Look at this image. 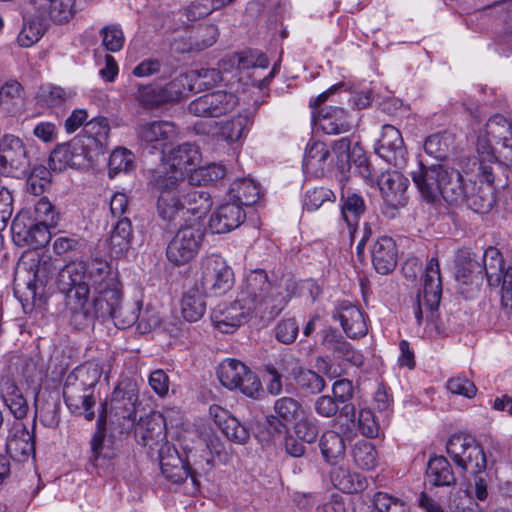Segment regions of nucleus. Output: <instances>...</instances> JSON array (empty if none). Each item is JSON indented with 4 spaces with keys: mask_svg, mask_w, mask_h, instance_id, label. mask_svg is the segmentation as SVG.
I'll return each instance as SVG.
<instances>
[{
    "mask_svg": "<svg viewBox=\"0 0 512 512\" xmlns=\"http://www.w3.org/2000/svg\"><path fill=\"white\" fill-rule=\"evenodd\" d=\"M150 185L157 195L156 211L168 230H175L189 219H200L212 206L211 196L202 188H195L178 175L158 171L152 175Z\"/></svg>",
    "mask_w": 512,
    "mask_h": 512,
    "instance_id": "obj_1",
    "label": "nucleus"
},
{
    "mask_svg": "<svg viewBox=\"0 0 512 512\" xmlns=\"http://www.w3.org/2000/svg\"><path fill=\"white\" fill-rule=\"evenodd\" d=\"M92 277L95 283V292L102 294L109 310L105 319L111 318L119 329H126L137 322L140 301L122 303V286L118 279V272L110 263H95L92 266Z\"/></svg>",
    "mask_w": 512,
    "mask_h": 512,
    "instance_id": "obj_2",
    "label": "nucleus"
},
{
    "mask_svg": "<svg viewBox=\"0 0 512 512\" xmlns=\"http://www.w3.org/2000/svg\"><path fill=\"white\" fill-rule=\"evenodd\" d=\"M102 375L101 368L94 363L77 366L66 377L63 398L71 413L92 421L96 403L94 391Z\"/></svg>",
    "mask_w": 512,
    "mask_h": 512,
    "instance_id": "obj_3",
    "label": "nucleus"
},
{
    "mask_svg": "<svg viewBox=\"0 0 512 512\" xmlns=\"http://www.w3.org/2000/svg\"><path fill=\"white\" fill-rule=\"evenodd\" d=\"M238 297L253 312L268 319L277 317L287 303L280 287L269 279L263 269H255L247 274Z\"/></svg>",
    "mask_w": 512,
    "mask_h": 512,
    "instance_id": "obj_4",
    "label": "nucleus"
},
{
    "mask_svg": "<svg viewBox=\"0 0 512 512\" xmlns=\"http://www.w3.org/2000/svg\"><path fill=\"white\" fill-rule=\"evenodd\" d=\"M176 234L170 240L166 255L176 266L189 263L199 253L205 237V228L198 218L189 219L177 226Z\"/></svg>",
    "mask_w": 512,
    "mask_h": 512,
    "instance_id": "obj_5",
    "label": "nucleus"
},
{
    "mask_svg": "<svg viewBox=\"0 0 512 512\" xmlns=\"http://www.w3.org/2000/svg\"><path fill=\"white\" fill-rule=\"evenodd\" d=\"M95 263H109L106 260L94 258L90 263L85 261H71L59 269L57 274V287L66 295L67 299H83L89 297L90 287L95 290L92 277V266Z\"/></svg>",
    "mask_w": 512,
    "mask_h": 512,
    "instance_id": "obj_6",
    "label": "nucleus"
},
{
    "mask_svg": "<svg viewBox=\"0 0 512 512\" xmlns=\"http://www.w3.org/2000/svg\"><path fill=\"white\" fill-rule=\"evenodd\" d=\"M234 284V273L226 261L219 255L212 254L202 258L199 277L194 285L207 295L221 296Z\"/></svg>",
    "mask_w": 512,
    "mask_h": 512,
    "instance_id": "obj_7",
    "label": "nucleus"
},
{
    "mask_svg": "<svg viewBox=\"0 0 512 512\" xmlns=\"http://www.w3.org/2000/svg\"><path fill=\"white\" fill-rule=\"evenodd\" d=\"M446 451L455 465L465 472L478 474L487 467L483 448L471 435H452L446 443Z\"/></svg>",
    "mask_w": 512,
    "mask_h": 512,
    "instance_id": "obj_8",
    "label": "nucleus"
},
{
    "mask_svg": "<svg viewBox=\"0 0 512 512\" xmlns=\"http://www.w3.org/2000/svg\"><path fill=\"white\" fill-rule=\"evenodd\" d=\"M217 376L224 387L238 389L248 397L257 398L262 391L257 375L236 359H225L218 367Z\"/></svg>",
    "mask_w": 512,
    "mask_h": 512,
    "instance_id": "obj_9",
    "label": "nucleus"
},
{
    "mask_svg": "<svg viewBox=\"0 0 512 512\" xmlns=\"http://www.w3.org/2000/svg\"><path fill=\"white\" fill-rule=\"evenodd\" d=\"M139 403V390L136 382L123 379L114 388L110 406L117 420H123L121 433H129L137 420L136 406Z\"/></svg>",
    "mask_w": 512,
    "mask_h": 512,
    "instance_id": "obj_10",
    "label": "nucleus"
},
{
    "mask_svg": "<svg viewBox=\"0 0 512 512\" xmlns=\"http://www.w3.org/2000/svg\"><path fill=\"white\" fill-rule=\"evenodd\" d=\"M30 166V158L23 141L14 135H4L0 140V174L25 177Z\"/></svg>",
    "mask_w": 512,
    "mask_h": 512,
    "instance_id": "obj_11",
    "label": "nucleus"
},
{
    "mask_svg": "<svg viewBox=\"0 0 512 512\" xmlns=\"http://www.w3.org/2000/svg\"><path fill=\"white\" fill-rule=\"evenodd\" d=\"M238 103L239 99L236 94L217 90L191 101L188 111L196 117L217 118L232 112Z\"/></svg>",
    "mask_w": 512,
    "mask_h": 512,
    "instance_id": "obj_12",
    "label": "nucleus"
},
{
    "mask_svg": "<svg viewBox=\"0 0 512 512\" xmlns=\"http://www.w3.org/2000/svg\"><path fill=\"white\" fill-rule=\"evenodd\" d=\"M273 412L266 416L267 430L272 436H281L289 432V425L294 424L305 410L299 400L282 396L275 400Z\"/></svg>",
    "mask_w": 512,
    "mask_h": 512,
    "instance_id": "obj_13",
    "label": "nucleus"
},
{
    "mask_svg": "<svg viewBox=\"0 0 512 512\" xmlns=\"http://www.w3.org/2000/svg\"><path fill=\"white\" fill-rule=\"evenodd\" d=\"M107 424V403L101 404L99 411L96 431L90 440V462L95 467L106 466L109 461L114 459L118 454V448L112 435H106Z\"/></svg>",
    "mask_w": 512,
    "mask_h": 512,
    "instance_id": "obj_14",
    "label": "nucleus"
},
{
    "mask_svg": "<svg viewBox=\"0 0 512 512\" xmlns=\"http://www.w3.org/2000/svg\"><path fill=\"white\" fill-rule=\"evenodd\" d=\"M103 301H105L104 296L96 292L92 300L89 297L68 299L71 325L76 329H83L93 324L96 319L105 320V315L110 310L106 304H103Z\"/></svg>",
    "mask_w": 512,
    "mask_h": 512,
    "instance_id": "obj_15",
    "label": "nucleus"
},
{
    "mask_svg": "<svg viewBox=\"0 0 512 512\" xmlns=\"http://www.w3.org/2000/svg\"><path fill=\"white\" fill-rule=\"evenodd\" d=\"M376 154L396 168L406 165L408 153L401 132L393 125L382 126L381 137L375 145Z\"/></svg>",
    "mask_w": 512,
    "mask_h": 512,
    "instance_id": "obj_16",
    "label": "nucleus"
},
{
    "mask_svg": "<svg viewBox=\"0 0 512 512\" xmlns=\"http://www.w3.org/2000/svg\"><path fill=\"white\" fill-rule=\"evenodd\" d=\"M445 167L443 164L426 166L419 161L417 169L411 172L413 182L427 203H435L441 199L440 187Z\"/></svg>",
    "mask_w": 512,
    "mask_h": 512,
    "instance_id": "obj_17",
    "label": "nucleus"
},
{
    "mask_svg": "<svg viewBox=\"0 0 512 512\" xmlns=\"http://www.w3.org/2000/svg\"><path fill=\"white\" fill-rule=\"evenodd\" d=\"M5 450L14 461H27L35 453L34 434L21 421H14L8 431Z\"/></svg>",
    "mask_w": 512,
    "mask_h": 512,
    "instance_id": "obj_18",
    "label": "nucleus"
},
{
    "mask_svg": "<svg viewBox=\"0 0 512 512\" xmlns=\"http://www.w3.org/2000/svg\"><path fill=\"white\" fill-rule=\"evenodd\" d=\"M422 293L428 310L426 318L434 321L442 297V281L437 257H432L426 264Z\"/></svg>",
    "mask_w": 512,
    "mask_h": 512,
    "instance_id": "obj_19",
    "label": "nucleus"
},
{
    "mask_svg": "<svg viewBox=\"0 0 512 512\" xmlns=\"http://www.w3.org/2000/svg\"><path fill=\"white\" fill-rule=\"evenodd\" d=\"M378 186L388 206L397 209L406 205L408 179L402 173L396 170L383 172L378 178Z\"/></svg>",
    "mask_w": 512,
    "mask_h": 512,
    "instance_id": "obj_20",
    "label": "nucleus"
},
{
    "mask_svg": "<svg viewBox=\"0 0 512 512\" xmlns=\"http://www.w3.org/2000/svg\"><path fill=\"white\" fill-rule=\"evenodd\" d=\"M137 133L141 145L148 149L149 153L156 150L163 152L166 141L176 134V127L169 121H153L140 125Z\"/></svg>",
    "mask_w": 512,
    "mask_h": 512,
    "instance_id": "obj_21",
    "label": "nucleus"
},
{
    "mask_svg": "<svg viewBox=\"0 0 512 512\" xmlns=\"http://www.w3.org/2000/svg\"><path fill=\"white\" fill-rule=\"evenodd\" d=\"M332 318L339 320L349 338L356 339L367 334L368 328L363 312L349 301H341L335 307Z\"/></svg>",
    "mask_w": 512,
    "mask_h": 512,
    "instance_id": "obj_22",
    "label": "nucleus"
},
{
    "mask_svg": "<svg viewBox=\"0 0 512 512\" xmlns=\"http://www.w3.org/2000/svg\"><path fill=\"white\" fill-rule=\"evenodd\" d=\"M199 160L200 153L198 147L192 143H182L170 151L169 170L166 166H163L156 169L153 175L158 171H163L169 173V175H178L185 179L184 172H193Z\"/></svg>",
    "mask_w": 512,
    "mask_h": 512,
    "instance_id": "obj_23",
    "label": "nucleus"
},
{
    "mask_svg": "<svg viewBox=\"0 0 512 512\" xmlns=\"http://www.w3.org/2000/svg\"><path fill=\"white\" fill-rule=\"evenodd\" d=\"M245 219L246 213L241 205L229 200L211 214L209 228L214 234H224L238 228Z\"/></svg>",
    "mask_w": 512,
    "mask_h": 512,
    "instance_id": "obj_24",
    "label": "nucleus"
},
{
    "mask_svg": "<svg viewBox=\"0 0 512 512\" xmlns=\"http://www.w3.org/2000/svg\"><path fill=\"white\" fill-rule=\"evenodd\" d=\"M250 312H252L251 307H248L237 297L230 305L213 311L211 318L215 327L222 333H232L241 326Z\"/></svg>",
    "mask_w": 512,
    "mask_h": 512,
    "instance_id": "obj_25",
    "label": "nucleus"
},
{
    "mask_svg": "<svg viewBox=\"0 0 512 512\" xmlns=\"http://www.w3.org/2000/svg\"><path fill=\"white\" fill-rule=\"evenodd\" d=\"M455 279L461 285L478 289L483 281L481 262L470 250H461L457 257Z\"/></svg>",
    "mask_w": 512,
    "mask_h": 512,
    "instance_id": "obj_26",
    "label": "nucleus"
},
{
    "mask_svg": "<svg viewBox=\"0 0 512 512\" xmlns=\"http://www.w3.org/2000/svg\"><path fill=\"white\" fill-rule=\"evenodd\" d=\"M398 250L395 241L389 236L379 237L371 248V259L375 270L388 275L397 266Z\"/></svg>",
    "mask_w": 512,
    "mask_h": 512,
    "instance_id": "obj_27",
    "label": "nucleus"
},
{
    "mask_svg": "<svg viewBox=\"0 0 512 512\" xmlns=\"http://www.w3.org/2000/svg\"><path fill=\"white\" fill-rule=\"evenodd\" d=\"M321 345L332 352L335 358L354 365L361 363V355L354 350L353 346L336 328L329 327L322 331Z\"/></svg>",
    "mask_w": 512,
    "mask_h": 512,
    "instance_id": "obj_28",
    "label": "nucleus"
},
{
    "mask_svg": "<svg viewBox=\"0 0 512 512\" xmlns=\"http://www.w3.org/2000/svg\"><path fill=\"white\" fill-rule=\"evenodd\" d=\"M210 415L214 417L215 423L227 439L237 444L248 442L250 438L248 428L241 424L237 418L230 415L227 410L219 406H212L210 407Z\"/></svg>",
    "mask_w": 512,
    "mask_h": 512,
    "instance_id": "obj_29",
    "label": "nucleus"
},
{
    "mask_svg": "<svg viewBox=\"0 0 512 512\" xmlns=\"http://www.w3.org/2000/svg\"><path fill=\"white\" fill-rule=\"evenodd\" d=\"M481 260L482 273L489 286H501V292L504 291V279L508 267H505L502 253L496 247L489 246L485 249Z\"/></svg>",
    "mask_w": 512,
    "mask_h": 512,
    "instance_id": "obj_30",
    "label": "nucleus"
},
{
    "mask_svg": "<svg viewBox=\"0 0 512 512\" xmlns=\"http://www.w3.org/2000/svg\"><path fill=\"white\" fill-rule=\"evenodd\" d=\"M333 160L324 142L314 141L308 144L304 159V169L316 177H323L331 169Z\"/></svg>",
    "mask_w": 512,
    "mask_h": 512,
    "instance_id": "obj_31",
    "label": "nucleus"
},
{
    "mask_svg": "<svg viewBox=\"0 0 512 512\" xmlns=\"http://www.w3.org/2000/svg\"><path fill=\"white\" fill-rule=\"evenodd\" d=\"M160 467L162 474L173 483H182L189 476L187 458L182 459L175 447L160 449Z\"/></svg>",
    "mask_w": 512,
    "mask_h": 512,
    "instance_id": "obj_32",
    "label": "nucleus"
},
{
    "mask_svg": "<svg viewBox=\"0 0 512 512\" xmlns=\"http://www.w3.org/2000/svg\"><path fill=\"white\" fill-rule=\"evenodd\" d=\"M495 187L483 182H469L464 203L476 213H488L494 206Z\"/></svg>",
    "mask_w": 512,
    "mask_h": 512,
    "instance_id": "obj_33",
    "label": "nucleus"
},
{
    "mask_svg": "<svg viewBox=\"0 0 512 512\" xmlns=\"http://www.w3.org/2000/svg\"><path fill=\"white\" fill-rule=\"evenodd\" d=\"M469 183L464 181L461 173L446 165L441 183V198L451 205L464 203Z\"/></svg>",
    "mask_w": 512,
    "mask_h": 512,
    "instance_id": "obj_34",
    "label": "nucleus"
},
{
    "mask_svg": "<svg viewBox=\"0 0 512 512\" xmlns=\"http://www.w3.org/2000/svg\"><path fill=\"white\" fill-rule=\"evenodd\" d=\"M135 437L142 446L152 445L165 438V420L161 414H150L135 423Z\"/></svg>",
    "mask_w": 512,
    "mask_h": 512,
    "instance_id": "obj_35",
    "label": "nucleus"
},
{
    "mask_svg": "<svg viewBox=\"0 0 512 512\" xmlns=\"http://www.w3.org/2000/svg\"><path fill=\"white\" fill-rule=\"evenodd\" d=\"M319 125L326 134H340L351 129V117L341 107L324 106L319 110Z\"/></svg>",
    "mask_w": 512,
    "mask_h": 512,
    "instance_id": "obj_36",
    "label": "nucleus"
},
{
    "mask_svg": "<svg viewBox=\"0 0 512 512\" xmlns=\"http://www.w3.org/2000/svg\"><path fill=\"white\" fill-rule=\"evenodd\" d=\"M109 134L108 119L106 117H95L84 124L83 132L79 135L85 138L88 145H91L96 153L103 155L108 147Z\"/></svg>",
    "mask_w": 512,
    "mask_h": 512,
    "instance_id": "obj_37",
    "label": "nucleus"
},
{
    "mask_svg": "<svg viewBox=\"0 0 512 512\" xmlns=\"http://www.w3.org/2000/svg\"><path fill=\"white\" fill-rule=\"evenodd\" d=\"M340 201L341 215L348 225L349 234L353 240L359 219L366 211L365 200L357 193L348 192L346 195L342 190Z\"/></svg>",
    "mask_w": 512,
    "mask_h": 512,
    "instance_id": "obj_38",
    "label": "nucleus"
},
{
    "mask_svg": "<svg viewBox=\"0 0 512 512\" xmlns=\"http://www.w3.org/2000/svg\"><path fill=\"white\" fill-rule=\"evenodd\" d=\"M1 399L17 421L25 418L29 411L28 401L22 389L13 381L6 380L0 390Z\"/></svg>",
    "mask_w": 512,
    "mask_h": 512,
    "instance_id": "obj_39",
    "label": "nucleus"
},
{
    "mask_svg": "<svg viewBox=\"0 0 512 512\" xmlns=\"http://www.w3.org/2000/svg\"><path fill=\"white\" fill-rule=\"evenodd\" d=\"M290 375L299 392L305 397L318 395L326 387L323 376L311 369L297 366L291 370Z\"/></svg>",
    "mask_w": 512,
    "mask_h": 512,
    "instance_id": "obj_40",
    "label": "nucleus"
},
{
    "mask_svg": "<svg viewBox=\"0 0 512 512\" xmlns=\"http://www.w3.org/2000/svg\"><path fill=\"white\" fill-rule=\"evenodd\" d=\"M426 474L429 482L436 487L453 486L457 483L453 468L444 456L430 457Z\"/></svg>",
    "mask_w": 512,
    "mask_h": 512,
    "instance_id": "obj_41",
    "label": "nucleus"
},
{
    "mask_svg": "<svg viewBox=\"0 0 512 512\" xmlns=\"http://www.w3.org/2000/svg\"><path fill=\"white\" fill-rule=\"evenodd\" d=\"M187 469L189 470V477L196 488L200 487L199 478L209 474L214 468V456L209 448H204L201 451L190 450L186 454Z\"/></svg>",
    "mask_w": 512,
    "mask_h": 512,
    "instance_id": "obj_42",
    "label": "nucleus"
},
{
    "mask_svg": "<svg viewBox=\"0 0 512 512\" xmlns=\"http://www.w3.org/2000/svg\"><path fill=\"white\" fill-rule=\"evenodd\" d=\"M190 81H192V75L180 74L162 87L161 92H159L155 98L149 99L148 101L154 105H163L167 102L178 101L193 90Z\"/></svg>",
    "mask_w": 512,
    "mask_h": 512,
    "instance_id": "obj_43",
    "label": "nucleus"
},
{
    "mask_svg": "<svg viewBox=\"0 0 512 512\" xmlns=\"http://www.w3.org/2000/svg\"><path fill=\"white\" fill-rule=\"evenodd\" d=\"M112 231L109 237V248L111 254L120 257L126 253L132 242V224L128 217L117 219L112 224Z\"/></svg>",
    "mask_w": 512,
    "mask_h": 512,
    "instance_id": "obj_44",
    "label": "nucleus"
},
{
    "mask_svg": "<svg viewBox=\"0 0 512 512\" xmlns=\"http://www.w3.org/2000/svg\"><path fill=\"white\" fill-rule=\"evenodd\" d=\"M334 466L330 477L335 488L347 494L358 493L366 488L367 481L364 476L343 466Z\"/></svg>",
    "mask_w": 512,
    "mask_h": 512,
    "instance_id": "obj_45",
    "label": "nucleus"
},
{
    "mask_svg": "<svg viewBox=\"0 0 512 512\" xmlns=\"http://www.w3.org/2000/svg\"><path fill=\"white\" fill-rule=\"evenodd\" d=\"M332 396L341 405L340 417L345 418L350 423H354L356 419V407L351 402L354 397L352 381L346 378L336 380L332 385Z\"/></svg>",
    "mask_w": 512,
    "mask_h": 512,
    "instance_id": "obj_46",
    "label": "nucleus"
},
{
    "mask_svg": "<svg viewBox=\"0 0 512 512\" xmlns=\"http://www.w3.org/2000/svg\"><path fill=\"white\" fill-rule=\"evenodd\" d=\"M206 295L197 285L189 288L181 300V313L188 322H197L206 311Z\"/></svg>",
    "mask_w": 512,
    "mask_h": 512,
    "instance_id": "obj_47",
    "label": "nucleus"
},
{
    "mask_svg": "<svg viewBox=\"0 0 512 512\" xmlns=\"http://www.w3.org/2000/svg\"><path fill=\"white\" fill-rule=\"evenodd\" d=\"M319 448L324 460L331 465H337L345 458V440L335 431L329 430L322 434Z\"/></svg>",
    "mask_w": 512,
    "mask_h": 512,
    "instance_id": "obj_48",
    "label": "nucleus"
},
{
    "mask_svg": "<svg viewBox=\"0 0 512 512\" xmlns=\"http://www.w3.org/2000/svg\"><path fill=\"white\" fill-rule=\"evenodd\" d=\"M228 198L233 203L252 206L260 199V188L252 179L242 178L235 180L228 191Z\"/></svg>",
    "mask_w": 512,
    "mask_h": 512,
    "instance_id": "obj_49",
    "label": "nucleus"
},
{
    "mask_svg": "<svg viewBox=\"0 0 512 512\" xmlns=\"http://www.w3.org/2000/svg\"><path fill=\"white\" fill-rule=\"evenodd\" d=\"M484 132L497 144L510 149L509 153L512 154V124L504 116L496 114L490 117Z\"/></svg>",
    "mask_w": 512,
    "mask_h": 512,
    "instance_id": "obj_50",
    "label": "nucleus"
},
{
    "mask_svg": "<svg viewBox=\"0 0 512 512\" xmlns=\"http://www.w3.org/2000/svg\"><path fill=\"white\" fill-rule=\"evenodd\" d=\"M72 156V167L83 168L96 162L101 156L94 151L91 145H88L83 136L77 135L68 142Z\"/></svg>",
    "mask_w": 512,
    "mask_h": 512,
    "instance_id": "obj_51",
    "label": "nucleus"
},
{
    "mask_svg": "<svg viewBox=\"0 0 512 512\" xmlns=\"http://www.w3.org/2000/svg\"><path fill=\"white\" fill-rule=\"evenodd\" d=\"M454 145L452 133L443 131L429 135L424 142L425 152L438 160H445L451 153Z\"/></svg>",
    "mask_w": 512,
    "mask_h": 512,
    "instance_id": "obj_52",
    "label": "nucleus"
},
{
    "mask_svg": "<svg viewBox=\"0 0 512 512\" xmlns=\"http://www.w3.org/2000/svg\"><path fill=\"white\" fill-rule=\"evenodd\" d=\"M199 40L194 34L180 35L171 43V50L175 53H193L202 51L216 42L215 34H203Z\"/></svg>",
    "mask_w": 512,
    "mask_h": 512,
    "instance_id": "obj_53",
    "label": "nucleus"
},
{
    "mask_svg": "<svg viewBox=\"0 0 512 512\" xmlns=\"http://www.w3.org/2000/svg\"><path fill=\"white\" fill-rule=\"evenodd\" d=\"M57 269L52 258L49 256H44L38 260L33 274L34 283L31 281L27 283V289L34 300L36 298V285L40 284L44 286L52 278Z\"/></svg>",
    "mask_w": 512,
    "mask_h": 512,
    "instance_id": "obj_54",
    "label": "nucleus"
},
{
    "mask_svg": "<svg viewBox=\"0 0 512 512\" xmlns=\"http://www.w3.org/2000/svg\"><path fill=\"white\" fill-rule=\"evenodd\" d=\"M319 422L310 413H304L295 423V435L303 442L312 444L316 442L319 435Z\"/></svg>",
    "mask_w": 512,
    "mask_h": 512,
    "instance_id": "obj_55",
    "label": "nucleus"
},
{
    "mask_svg": "<svg viewBox=\"0 0 512 512\" xmlns=\"http://www.w3.org/2000/svg\"><path fill=\"white\" fill-rule=\"evenodd\" d=\"M352 454L355 464L364 470H372L377 465L378 452L370 442L358 441Z\"/></svg>",
    "mask_w": 512,
    "mask_h": 512,
    "instance_id": "obj_56",
    "label": "nucleus"
},
{
    "mask_svg": "<svg viewBox=\"0 0 512 512\" xmlns=\"http://www.w3.org/2000/svg\"><path fill=\"white\" fill-rule=\"evenodd\" d=\"M226 176V168L221 164L212 163L207 166L195 168L190 179L198 185H210L222 180Z\"/></svg>",
    "mask_w": 512,
    "mask_h": 512,
    "instance_id": "obj_57",
    "label": "nucleus"
},
{
    "mask_svg": "<svg viewBox=\"0 0 512 512\" xmlns=\"http://www.w3.org/2000/svg\"><path fill=\"white\" fill-rule=\"evenodd\" d=\"M38 102L50 108H59L65 105L68 93L60 86L52 84L42 85L37 93Z\"/></svg>",
    "mask_w": 512,
    "mask_h": 512,
    "instance_id": "obj_58",
    "label": "nucleus"
},
{
    "mask_svg": "<svg viewBox=\"0 0 512 512\" xmlns=\"http://www.w3.org/2000/svg\"><path fill=\"white\" fill-rule=\"evenodd\" d=\"M134 155L126 148H116L108 161L109 175L114 177L120 172H129L134 169Z\"/></svg>",
    "mask_w": 512,
    "mask_h": 512,
    "instance_id": "obj_59",
    "label": "nucleus"
},
{
    "mask_svg": "<svg viewBox=\"0 0 512 512\" xmlns=\"http://www.w3.org/2000/svg\"><path fill=\"white\" fill-rule=\"evenodd\" d=\"M373 505L378 512H410V507L404 499L382 491L373 495Z\"/></svg>",
    "mask_w": 512,
    "mask_h": 512,
    "instance_id": "obj_60",
    "label": "nucleus"
},
{
    "mask_svg": "<svg viewBox=\"0 0 512 512\" xmlns=\"http://www.w3.org/2000/svg\"><path fill=\"white\" fill-rule=\"evenodd\" d=\"M335 200L336 195L331 189L326 187H314L306 191L303 207L307 211H316L325 202H334Z\"/></svg>",
    "mask_w": 512,
    "mask_h": 512,
    "instance_id": "obj_61",
    "label": "nucleus"
},
{
    "mask_svg": "<svg viewBox=\"0 0 512 512\" xmlns=\"http://www.w3.org/2000/svg\"><path fill=\"white\" fill-rule=\"evenodd\" d=\"M352 424L356 425L360 433L367 438H376L379 435V423L373 411L368 408L360 409Z\"/></svg>",
    "mask_w": 512,
    "mask_h": 512,
    "instance_id": "obj_62",
    "label": "nucleus"
},
{
    "mask_svg": "<svg viewBox=\"0 0 512 512\" xmlns=\"http://www.w3.org/2000/svg\"><path fill=\"white\" fill-rule=\"evenodd\" d=\"M352 147V139L349 136L335 140L332 144V151L336 156V166L341 173L350 170V153Z\"/></svg>",
    "mask_w": 512,
    "mask_h": 512,
    "instance_id": "obj_63",
    "label": "nucleus"
},
{
    "mask_svg": "<svg viewBox=\"0 0 512 512\" xmlns=\"http://www.w3.org/2000/svg\"><path fill=\"white\" fill-rule=\"evenodd\" d=\"M449 508L452 512H482L478 503L466 491H458L452 494Z\"/></svg>",
    "mask_w": 512,
    "mask_h": 512,
    "instance_id": "obj_64",
    "label": "nucleus"
}]
</instances>
